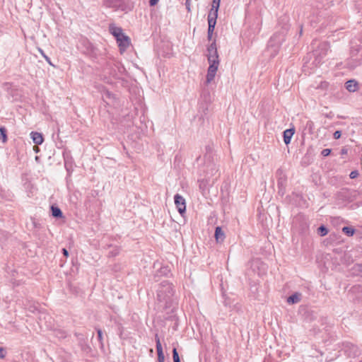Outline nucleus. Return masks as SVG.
<instances>
[{"instance_id":"obj_16","label":"nucleus","mask_w":362,"mask_h":362,"mask_svg":"<svg viewBox=\"0 0 362 362\" xmlns=\"http://www.w3.org/2000/svg\"><path fill=\"white\" fill-rule=\"evenodd\" d=\"M30 136L33 141L37 145H40L44 141L42 134L39 132H32L30 133Z\"/></svg>"},{"instance_id":"obj_25","label":"nucleus","mask_w":362,"mask_h":362,"mask_svg":"<svg viewBox=\"0 0 362 362\" xmlns=\"http://www.w3.org/2000/svg\"><path fill=\"white\" fill-rule=\"evenodd\" d=\"M97 333H98V339L100 344V346L103 348L104 346L103 342V332L100 329H97Z\"/></svg>"},{"instance_id":"obj_14","label":"nucleus","mask_w":362,"mask_h":362,"mask_svg":"<svg viewBox=\"0 0 362 362\" xmlns=\"http://www.w3.org/2000/svg\"><path fill=\"white\" fill-rule=\"evenodd\" d=\"M109 31L115 37H119L120 35L124 34L122 29L119 27L115 26L114 24H110L109 25Z\"/></svg>"},{"instance_id":"obj_32","label":"nucleus","mask_w":362,"mask_h":362,"mask_svg":"<svg viewBox=\"0 0 362 362\" xmlns=\"http://www.w3.org/2000/svg\"><path fill=\"white\" fill-rule=\"evenodd\" d=\"M40 52L42 53V54L43 55V57H45V59H46V61H47V62L50 65H52V66H53V64H52V62H51V61H50V59L43 53L42 50H41V49H40Z\"/></svg>"},{"instance_id":"obj_23","label":"nucleus","mask_w":362,"mask_h":362,"mask_svg":"<svg viewBox=\"0 0 362 362\" xmlns=\"http://www.w3.org/2000/svg\"><path fill=\"white\" fill-rule=\"evenodd\" d=\"M0 139H1L4 143L7 141L6 130L4 127L0 128Z\"/></svg>"},{"instance_id":"obj_21","label":"nucleus","mask_w":362,"mask_h":362,"mask_svg":"<svg viewBox=\"0 0 362 362\" xmlns=\"http://www.w3.org/2000/svg\"><path fill=\"white\" fill-rule=\"evenodd\" d=\"M342 232L348 236H352L355 233V230L352 227L344 226L342 228Z\"/></svg>"},{"instance_id":"obj_19","label":"nucleus","mask_w":362,"mask_h":362,"mask_svg":"<svg viewBox=\"0 0 362 362\" xmlns=\"http://www.w3.org/2000/svg\"><path fill=\"white\" fill-rule=\"evenodd\" d=\"M300 296L301 295L298 293L292 294L287 298V303L289 304H294L298 303L300 300Z\"/></svg>"},{"instance_id":"obj_10","label":"nucleus","mask_w":362,"mask_h":362,"mask_svg":"<svg viewBox=\"0 0 362 362\" xmlns=\"http://www.w3.org/2000/svg\"><path fill=\"white\" fill-rule=\"evenodd\" d=\"M207 59H218V54L217 52V47L216 40H214L210 45L207 47Z\"/></svg>"},{"instance_id":"obj_29","label":"nucleus","mask_w":362,"mask_h":362,"mask_svg":"<svg viewBox=\"0 0 362 362\" xmlns=\"http://www.w3.org/2000/svg\"><path fill=\"white\" fill-rule=\"evenodd\" d=\"M341 132L339 130L336 131L333 134V136L335 139H339L341 137Z\"/></svg>"},{"instance_id":"obj_22","label":"nucleus","mask_w":362,"mask_h":362,"mask_svg":"<svg viewBox=\"0 0 362 362\" xmlns=\"http://www.w3.org/2000/svg\"><path fill=\"white\" fill-rule=\"evenodd\" d=\"M317 233L320 236H325L328 233V229L322 225L317 228Z\"/></svg>"},{"instance_id":"obj_33","label":"nucleus","mask_w":362,"mask_h":362,"mask_svg":"<svg viewBox=\"0 0 362 362\" xmlns=\"http://www.w3.org/2000/svg\"><path fill=\"white\" fill-rule=\"evenodd\" d=\"M158 2V0H149V4L151 6L156 5Z\"/></svg>"},{"instance_id":"obj_18","label":"nucleus","mask_w":362,"mask_h":362,"mask_svg":"<svg viewBox=\"0 0 362 362\" xmlns=\"http://www.w3.org/2000/svg\"><path fill=\"white\" fill-rule=\"evenodd\" d=\"M346 88L349 92H355L358 88V83L355 80H349L346 83Z\"/></svg>"},{"instance_id":"obj_11","label":"nucleus","mask_w":362,"mask_h":362,"mask_svg":"<svg viewBox=\"0 0 362 362\" xmlns=\"http://www.w3.org/2000/svg\"><path fill=\"white\" fill-rule=\"evenodd\" d=\"M216 19H217V18H216V17H211V16L207 17L208 25H209L208 32H207V39L209 40H211L212 38L213 33L214 31V28H215V26L216 24Z\"/></svg>"},{"instance_id":"obj_26","label":"nucleus","mask_w":362,"mask_h":362,"mask_svg":"<svg viewBox=\"0 0 362 362\" xmlns=\"http://www.w3.org/2000/svg\"><path fill=\"white\" fill-rule=\"evenodd\" d=\"M55 335L61 339L65 338L67 335L66 332L64 330H57L55 332Z\"/></svg>"},{"instance_id":"obj_27","label":"nucleus","mask_w":362,"mask_h":362,"mask_svg":"<svg viewBox=\"0 0 362 362\" xmlns=\"http://www.w3.org/2000/svg\"><path fill=\"white\" fill-rule=\"evenodd\" d=\"M331 153V149L329 148H325L322 151L321 154L322 156L326 157L328 156Z\"/></svg>"},{"instance_id":"obj_4","label":"nucleus","mask_w":362,"mask_h":362,"mask_svg":"<svg viewBox=\"0 0 362 362\" xmlns=\"http://www.w3.org/2000/svg\"><path fill=\"white\" fill-rule=\"evenodd\" d=\"M329 51V46L327 42H321L319 44L317 49L313 51V55L315 57L317 64L320 63L322 59L327 55Z\"/></svg>"},{"instance_id":"obj_17","label":"nucleus","mask_w":362,"mask_h":362,"mask_svg":"<svg viewBox=\"0 0 362 362\" xmlns=\"http://www.w3.org/2000/svg\"><path fill=\"white\" fill-rule=\"evenodd\" d=\"M214 236L217 243H222L224 240L225 234L220 226L216 228Z\"/></svg>"},{"instance_id":"obj_31","label":"nucleus","mask_w":362,"mask_h":362,"mask_svg":"<svg viewBox=\"0 0 362 362\" xmlns=\"http://www.w3.org/2000/svg\"><path fill=\"white\" fill-rule=\"evenodd\" d=\"M6 356L5 351L4 348L0 347V358L3 359Z\"/></svg>"},{"instance_id":"obj_1","label":"nucleus","mask_w":362,"mask_h":362,"mask_svg":"<svg viewBox=\"0 0 362 362\" xmlns=\"http://www.w3.org/2000/svg\"><path fill=\"white\" fill-rule=\"evenodd\" d=\"M174 294L173 286L167 281H162L157 291V300L159 307L167 309L172 306Z\"/></svg>"},{"instance_id":"obj_28","label":"nucleus","mask_w":362,"mask_h":362,"mask_svg":"<svg viewBox=\"0 0 362 362\" xmlns=\"http://www.w3.org/2000/svg\"><path fill=\"white\" fill-rule=\"evenodd\" d=\"M358 176V172L357 170L351 171L349 177L351 179L356 178Z\"/></svg>"},{"instance_id":"obj_3","label":"nucleus","mask_w":362,"mask_h":362,"mask_svg":"<svg viewBox=\"0 0 362 362\" xmlns=\"http://www.w3.org/2000/svg\"><path fill=\"white\" fill-rule=\"evenodd\" d=\"M209 66L207 70L206 83H211L215 78L219 65V59H209Z\"/></svg>"},{"instance_id":"obj_13","label":"nucleus","mask_w":362,"mask_h":362,"mask_svg":"<svg viewBox=\"0 0 362 362\" xmlns=\"http://www.w3.org/2000/svg\"><path fill=\"white\" fill-rule=\"evenodd\" d=\"M221 0H213L211 8L210 9L208 16L218 17V11L220 6Z\"/></svg>"},{"instance_id":"obj_30","label":"nucleus","mask_w":362,"mask_h":362,"mask_svg":"<svg viewBox=\"0 0 362 362\" xmlns=\"http://www.w3.org/2000/svg\"><path fill=\"white\" fill-rule=\"evenodd\" d=\"M190 5H191V0H186L185 6H186V9L187 10L188 12L191 11Z\"/></svg>"},{"instance_id":"obj_12","label":"nucleus","mask_w":362,"mask_h":362,"mask_svg":"<svg viewBox=\"0 0 362 362\" xmlns=\"http://www.w3.org/2000/svg\"><path fill=\"white\" fill-rule=\"evenodd\" d=\"M155 340L156 344V351L158 354V362H164L165 361V356L163 351L162 345L160 341V339L156 334L155 336Z\"/></svg>"},{"instance_id":"obj_6","label":"nucleus","mask_w":362,"mask_h":362,"mask_svg":"<svg viewBox=\"0 0 362 362\" xmlns=\"http://www.w3.org/2000/svg\"><path fill=\"white\" fill-rule=\"evenodd\" d=\"M288 29V25H285L283 28V31L280 34L274 35L269 41V47H274L275 49L279 47V44H280L284 39L285 32Z\"/></svg>"},{"instance_id":"obj_37","label":"nucleus","mask_w":362,"mask_h":362,"mask_svg":"<svg viewBox=\"0 0 362 362\" xmlns=\"http://www.w3.org/2000/svg\"><path fill=\"white\" fill-rule=\"evenodd\" d=\"M302 32H303V30H302V28H301V29H300V34H301V33H302Z\"/></svg>"},{"instance_id":"obj_8","label":"nucleus","mask_w":362,"mask_h":362,"mask_svg":"<svg viewBox=\"0 0 362 362\" xmlns=\"http://www.w3.org/2000/svg\"><path fill=\"white\" fill-rule=\"evenodd\" d=\"M115 39L121 52H124L130 45V39L124 33Z\"/></svg>"},{"instance_id":"obj_5","label":"nucleus","mask_w":362,"mask_h":362,"mask_svg":"<svg viewBox=\"0 0 362 362\" xmlns=\"http://www.w3.org/2000/svg\"><path fill=\"white\" fill-rule=\"evenodd\" d=\"M123 69L124 68L116 65L113 61H109L104 66L103 71L105 74H109L111 77L117 78H118L117 71H121V69Z\"/></svg>"},{"instance_id":"obj_35","label":"nucleus","mask_w":362,"mask_h":362,"mask_svg":"<svg viewBox=\"0 0 362 362\" xmlns=\"http://www.w3.org/2000/svg\"><path fill=\"white\" fill-rule=\"evenodd\" d=\"M103 4L107 6V7H110L111 6V2L108 0H106L104 1Z\"/></svg>"},{"instance_id":"obj_36","label":"nucleus","mask_w":362,"mask_h":362,"mask_svg":"<svg viewBox=\"0 0 362 362\" xmlns=\"http://www.w3.org/2000/svg\"><path fill=\"white\" fill-rule=\"evenodd\" d=\"M341 153H346V150H344V149H342V150H341Z\"/></svg>"},{"instance_id":"obj_2","label":"nucleus","mask_w":362,"mask_h":362,"mask_svg":"<svg viewBox=\"0 0 362 362\" xmlns=\"http://www.w3.org/2000/svg\"><path fill=\"white\" fill-rule=\"evenodd\" d=\"M209 66L207 70L206 83H211L215 78L219 65V59H209Z\"/></svg>"},{"instance_id":"obj_9","label":"nucleus","mask_w":362,"mask_h":362,"mask_svg":"<svg viewBox=\"0 0 362 362\" xmlns=\"http://www.w3.org/2000/svg\"><path fill=\"white\" fill-rule=\"evenodd\" d=\"M102 98L108 105H115L117 103L115 95L108 90L105 89L103 91Z\"/></svg>"},{"instance_id":"obj_20","label":"nucleus","mask_w":362,"mask_h":362,"mask_svg":"<svg viewBox=\"0 0 362 362\" xmlns=\"http://www.w3.org/2000/svg\"><path fill=\"white\" fill-rule=\"evenodd\" d=\"M52 215L54 218H62L63 216V214L62 210L56 206H51Z\"/></svg>"},{"instance_id":"obj_15","label":"nucleus","mask_w":362,"mask_h":362,"mask_svg":"<svg viewBox=\"0 0 362 362\" xmlns=\"http://www.w3.org/2000/svg\"><path fill=\"white\" fill-rule=\"evenodd\" d=\"M294 129H287L283 132L284 141L285 144L288 145L291 143V138L294 134Z\"/></svg>"},{"instance_id":"obj_34","label":"nucleus","mask_w":362,"mask_h":362,"mask_svg":"<svg viewBox=\"0 0 362 362\" xmlns=\"http://www.w3.org/2000/svg\"><path fill=\"white\" fill-rule=\"evenodd\" d=\"M62 253L66 257L69 256V252L66 248L62 249Z\"/></svg>"},{"instance_id":"obj_7","label":"nucleus","mask_w":362,"mask_h":362,"mask_svg":"<svg viewBox=\"0 0 362 362\" xmlns=\"http://www.w3.org/2000/svg\"><path fill=\"white\" fill-rule=\"evenodd\" d=\"M174 200L178 212L182 215L186 211L185 199L179 194H176L174 197Z\"/></svg>"},{"instance_id":"obj_24","label":"nucleus","mask_w":362,"mask_h":362,"mask_svg":"<svg viewBox=\"0 0 362 362\" xmlns=\"http://www.w3.org/2000/svg\"><path fill=\"white\" fill-rule=\"evenodd\" d=\"M173 358L174 362H180L179 354H178V352H177L176 348H174L173 349Z\"/></svg>"}]
</instances>
